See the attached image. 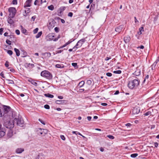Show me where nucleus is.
<instances>
[{
  "mask_svg": "<svg viewBox=\"0 0 159 159\" xmlns=\"http://www.w3.org/2000/svg\"><path fill=\"white\" fill-rule=\"evenodd\" d=\"M12 116V111L9 106L2 105L0 107V117H3L4 125L7 128L11 129L14 127L15 122L13 120H9Z\"/></svg>",
  "mask_w": 159,
  "mask_h": 159,
  "instance_id": "1",
  "label": "nucleus"
},
{
  "mask_svg": "<svg viewBox=\"0 0 159 159\" xmlns=\"http://www.w3.org/2000/svg\"><path fill=\"white\" fill-rule=\"evenodd\" d=\"M139 80L138 79H134L129 81L128 86L130 89H132L138 86L139 84Z\"/></svg>",
  "mask_w": 159,
  "mask_h": 159,
  "instance_id": "2",
  "label": "nucleus"
},
{
  "mask_svg": "<svg viewBox=\"0 0 159 159\" xmlns=\"http://www.w3.org/2000/svg\"><path fill=\"white\" fill-rule=\"evenodd\" d=\"M41 75L48 80H51L52 78V74L49 71L46 70L42 71Z\"/></svg>",
  "mask_w": 159,
  "mask_h": 159,
  "instance_id": "3",
  "label": "nucleus"
},
{
  "mask_svg": "<svg viewBox=\"0 0 159 159\" xmlns=\"http://www.w3.org/2000/svg\"><path fill=\"white\" fill-rule=\"evenodd\" d=\"M85 41L86 40L85 38L79 40L76 45L73 48V51H75L78 48L80 47Z\"/></svg>",
  "mask_w": 159,
  "mask_h": 159,
  "instance_id": "4",
  "label": "nucleus"
},
{
  "mask_svg": "<svg viewBox=\"0 0 159 159\" xmlns=\"http://www.w3.org/2000/svg\"><path fill=\"white\" fill-rule=\"evenodd\" d=\"M37 134L41 136H45L48 133V131L46 129L38 128L37 129Z\"/></svg>",
  "mask_w": 159,
  "mask_h": 159,
  "instance_id": "5",
  "label": "nucleus"
},
{
  "mask_svg": "<svg viewBox=\"0 0 159 159\" xmlns=\"http://www.w3.org/2000/svg\"><path fill=\"white\" fill-rule=\"evenodd\" d=\"M8 11L10 13L9 16V17H14L16 15V11L15 8L11 7L9 8Z\"/></svg>",
  "mask_w": 159,
  "mask_h": 159,
  "instance_id": "6",
  "label": "nucleus"
},
{
  "mask_svg": "<svg viewBox=\"0 0 159 159\" xmlns=\"http://www.w3.org/2000/svg\"><path fill=\"white\" fill-rule=\"evenodd\" d=\"M14 122L16 123L17 125L22 127L23 126L24 121L19 118H16L14 119Z\"/></svg>",
  "mask_w": 159,
  "mask_h": 159,
  "instance_id": "7",
  "label": "nucleus"
},
{
  "mask_svg": "<svg viewBox=\"0 0 159 159\" xmlns=\"http://www.w3.org/2000/svg\"><path fill=\"white\" fill-rule=\"evenodd\" d=\"M55 37V34L53 33L49 34L46 37L47 40L48 41L53 40Z\"/></svg>",
  "mask_w": 159,
  "mask_h": 159,
  "instance_id": "8",
  "label": "nucleus"
},
{
  "mask_svg": "<svg viewBox=\"0 0 159 159\" xmlns=\"http://www.w3.org/2000/svg\"><path fill=\"white\" fill-rule=\"evenodd\" d=\"M51 54L49 52L42 53L41 54L42 57L43 59H48L51 56Z\"/></svg>",
  "mask_w": 159,
  "mask_h": 159,
  "instance_id": "9",
  "label": "nucleus"
},
{
  "mask_svg": "<svg viewBox=\"0 0 159 159\" xmlns=\"http://www.w3.org/2000/svg\"><path fill=\"white\" fill-rule=\"evenodd\" d=\"M124 25H121L116 28L115 31L118 33H119L121 31Z\"/></svg>",
  "mask_w": 159,
  "mask_h": 159,
  "instance_id": "10",
  "label": "nucleus"
},
{
  "mask_svg": "<svg viewBox=\"0 0 159 159\" xmlns=\"http://www.w3.org/2000/svg\"><path fill=\"white\" fill-rule=\"evenodd\" d=\"M140 112V109L138 107H135L132 110V113L133 114L136 115L138 114Z\"/></svg>",
  "mask_w": 159,
  "mask_h": 159,
  "instance_id": "11",
  "label": "nucleus"
},
{
  "mask_svg": "<svg viewBox=\"0 0 159 159\" xmlns=\"http://www.w3.org/2000/svg\"><path fill=\"white\" fill-rule=\"evenodd\" d=\"M32 0H27L25 3L24 5V7L25 8L27 7H30L31 6V3L32 2Z\"/></svg>",
  "mask_w": 159,
  "mask_h": 159,
  "instance_id": "12",
  "label": "nucleus"
},
{
  "mask_svg": "<svg viewBox=\"0 0 159 159\" xmlns=\"http://www.w3.org/2000/svg\"><path fill=\"white\" fill-rule=\"evenodd\" d=\"M2 126L0 125V138L3 137L5 134L4 129L2 128Z\"/></svg>",
  "mask_w": 159,
  "mask_h": 159,
  "instance_id": "13",
  "label": "nucleus"
},
{
  "mask_svg": "<svg viewBox=\"0 0 159 159\" xmlns=\"http://www.w3.org/2000/svg\"><path fill=\"white\" fill-rule=\"evenodd\" d=\"M13 136V132L12 129H9L7 134V136L8 138H11Z\"/></svg>",
  "mask_w": 159,
  "mask_h": 159,
  "instance_id": "14",
  "label": "nucleus"
},
{
  "mask_svg": "<svg viewBox=\"0 0 159 159\" xmlns=\"http://www.w3.org/2000/svg\"><path fill=\"white\" fill-rule=\"evenodd\" d=\"M45 156L42 153H39L36 157L35 159H44Z\"/></svg>",
  "mask_w": 159,
  "mask_h": 159,
  "instance_id": "15",
  "label": "nucleus"
},
{
  "mask_svg": "<svg viewBox=\"0 0 159 159\" xmlns=\"http://www.w3.org/2000/svg\"><path fill=\"white\" fill-rule=\"evenodd\" d=\"M84 81H82L80 82L78 84L76 88L77 89H79L81 87H83L84 84Z\"/></svg>",
  "mask_w": 159,
  "mask_h": 159,
  "instance_id": "16",
  "label": "nucleus"
},
{
  "mask_svg": "<svg viewBox=\"0 0 159 159\" xmlns=\"http://www.w3.org/2000/svg\"><path fill=\"white\" fill-rule=\"evenodd\" d=\"M21 28V32L25 35L27 34V30L24 28L22 25L20 26Z\"/></svg>",
  "mask_w": 159,
  "mask_h": 159,
  "instance_id": "17",
  "label": "nucleus"
},
{
  "mask_svg": "<svg viewBox=\"0 0 159 159\" xmlns=\"http://www.w3.org/2000/svg\"><path fill=\"white\" fill-rule=\"evenodd\" d=\"M24 151V149L22 148H18L16 150V152L17 153H22Z\"/></svg>",
  "mask_w": 159,
  "mask_h": 159,
  "instance_id": "18",
  "label": "nucleus"
},
{
  "mask_svg": "<svg viewBox=\"0 0 159 159\" xmlns=\"http://www.w3.org/2000/svg\"><path fill=\"white\" fill-rule=\"evenodd\" d=\"M134 75L136 76H139L140 74V70L139 69H137L134 73L133 74Z\"/></svg>",
  "mask_w": 159,
  "mask_h": 159,
  "instance_id": "19",
  "label": "nucleus"
},
{
  "mask_svg": "<svg viewBox=\"0 0 159 159\" xmlns=\"http://www.w3.org/2000/svg\"><path fill=\"white\" fill-rule=\"evenodd\" d=\"M14 50L16 53V55L17 57L20 56V52L19 50L16 48H14Z\"/></svg>",
  "mask_w": 159,
  "mask_h": 159,
  "instance_id": "20",
  "label": "nucleus"
},
{
  "mask_svg": "<svg viewBox=\"0 0 159 159\" xmlns=\"http://www.w3.org/2000/svg\"><path fill=\"white\" fill-rule=\"evenodd\" d=\"M25 67H28L29 66H30L31 67V68H33L34 66V65L33 64H31L30 63H25Z\"/></svg>",
  "mask_w": 159,
  "mask_h": 159,
  "instance_id": "21",
  "label": "nucleus"
},
{
  "mask_svg": "<svg viewBox=\"0 0 159 159\" xmlns=\"http://www.w3.org/2000/svg\"><path fill=\"white\" fill-rule=\"evenodd\" d=\"M22 52L21 54L22 55V57H25L27 55V53L24 50H21Z\"/></svg>",
  "mask_w": 159,
  "mask_h": 159,
  "instance_id": "22",
  "label": "nucleus"
},
{
  "mask_svg": "<svg viewBox=\"0 0 159 159\" xmlns=\"http://www.w3.org/2000/svg\"><path fill=\"white\" fill-rule=\"evenodd\" d=\"M65 101L64 100H57L55 102L57 104H61L64 103Z\"/></svg>",
  "mask_w": 159,
  "mask_h": 159,
  "instance_id": "23",
  "label": "nucleus"
},
{
  "mask_svg": "<svg viewBox=\"0 0 159 159\" xmlns=\"http://www.w3.org/2000/svg\"><path fill=\"white\" fill-rule=\"evenodd\" d=\"M66 8L65 7H61L59 9V11L60 14H61L64 11Z\"/></svg>",
  "mask_w": 159,
  "mask_h": 159,
  "instance_id": "24",
  "label": "nucleus"
},
{
  "mask_svg": "<svg viewBox=\"0 0 159 159\" xmlns=\"http://www.w3.org/2000/svg\"><path fill=\"white\" fill-rule=\"evenodd\" d=\"M55 66L57 68H63L64 67V66L62 64H57Z\"/></svg>",
  "mask_w": 159,
  "mask_h": 159,
  "instance_id": "25",
  "label": "nucleus"
},
{
  "mask_svg": "<svg viewBox=\"0 0 159 159\" xmlns=\"http://www.w3.org/2000/svg\"><path fill=\"white\" fill-rule=\"evenodd\" d=\"M7 21L9 24L11 25L14 23V21L11 18H10L9 17L7 19Z\"/></svg>",
  "mask_w": 159,
  "mask_h": 159,
  "instance_id": "26",
  "label": "nucleus"
},
{
  "mask_svg": "<svg viewBox=\"0 0 159 159\" xmlns=\"http://www.w3.org/2000/svg\"><path fill=\"white\" fill-rule=\"evenodd\" d=\"M139 31L138 32V34L139 35H140L142 34V31H144V28L143 27H142L139 29Z\"/></svg>",
  "mask_w": 159,
  "mask_h": 159,
  "instance_id": "27",
  "label": "nucleus"
},
{
  "mask_svg": "<svg viewBox=\"0 0 159 159\" xmlns=\"http://www.w3.org/2000/svg\"><path fill=\"white\" fill-rule=\"evenodd\" d=\"M44 95L46 97H48L50 98H53L54 97L53 95L50 94L49 93L44 94Z\"/></svg>",
  "mask_w": 159,
  "mask_h": 159,
  "instance_id": "28",
  "label": "nucleus"
},
{
  "mask_svg": "<svg viewBox=\"0 0 159 159\" xmlns=\"http://www.w3.org/2000/svg\"><path fill=\"white\" fill-rule=\"evenodd\" d=\"M34 4L35 5H38L39 6L41 5L40 0H35L34 2Z\"/></svg>",
  "mask_w": 159,
  "mask_h": 159,
  "instance_id": "29",
  "label": "nucleus"
},
{
  "mask_svg": "<svg viewBox=\"0 0 159 159\" xmlns=\"http://www.w3.org/2000/svg\"><path fill=\"white\" fill-rule=\"evenodd\" d=\"M124 41L126 43H128L129 41V38L125 37L124 38Z\"/></svg>",
  "mask_w": 159,
  "mask_h": 159,
  "instance_id": "30",
  "label": "nucleus"
},
{
  "mask_svg": "<svg viewBox=\"0 0 159 159\" xmlns=\"http://www.w3.org/2000/svg\"><path fill=\"white\" fill-rule=\"evenodd\" d=\"M74 39H73L72 41H71L69 40L68 42H67V43H66L64 45H63V47H65L67 45L70 43L72 41H74Z\"/></svg>",
  "mask_w": 159,
  "mask_h": 159,
  "instance_id": "31",
  "label": "nucleus"
},
{
  "mask_svg": "<svg viewBox=\"0 0 159 159\" xmlns=\"http://www.w3.org/2000/svg\"><path fill=\"white\" fill-rule=\"evenodd\" d=\"M48 8L49 10L52 11L54 9V7L52 5H51L48 7Z\"/></svg>",
  "mask_w": 159,
  "mask_h": 159,
  "instance_id": "32",
  "label": "nucleus"
},
{
  "mask_svg": "<svg viewBox=\"0 0 159 159\" xmlns=\"http://www.w3.org/2000/svg\"><path fill=\"white\" fill-rule=\"evenodd\" d=\"M42 32L41 31H40L39 32L38 34L36 35V38H39V37H40L41 36V35L42 34Z\"/></svg>",
  "mask_w": 159,
  "mask_h": 159,
  "instance_id": "33",
  "label": "nucleus"
},
{
  "mask_svg": "<svg viewBox=\"0 0 159 159\" xmlns=\"http://www.w3.org/2000/svg\"><path fill=\"white\" fill-rule=\"evenodd\" d=\"M5 50H6V51L7 52V53L8 54H9L10 56H11V55L12 54L13 52H12V51L11 50H7L5 49Z\"/></svg>",
  "mask_w": 159,
  "mask_h": 159,
  "instance_id": "34",
  "label": "nucleus"
},
{
  "mask_svg": "<svg viewBox=\"0 0 159 159\" xmlns=\"http://www.w3.org/2000/svg\"><path fill=\"white\" fill-rule=\"evenodd\" d=\"M107 137L109 139H113L115 138L113 136H112V135H107Z\"/></svg>",
  "mask_w": 159,
  "mask_h": 159,
  "instance_id": "35",
  "label": "nucleus"
},
{
  "mask_svg": "<svg viewBox=\"0 0 159 159\" xmlns=\"http://www.w3.org/2000/svg\"><path fill=\"white\" fill-rule=\"evenodd\" d=\"M138 156L137 153H134L131 155L130 156L131 157L135 158Z\"/></svg>",
  "mask_w": 159,
  "mask_h": 159,
  "instance_id": "36",
  "label": "nucleus"
},
{
  "mask_svg": "<svg viewBox=\"0 0 159 159\" xmlns=\"http://www.w3.org/2000/svg\"><path fill=\"white\" fill-rule=\"evenodd\" d=\"M51 24V22H50L48 25V27L49 29H52L54 26V25H52Z\"/></svg>",
  "mask_w": 159,
  "mask_h": 159,
  "instance_id": "37",
  "label": "nucleus"
},
{
  "mask_svg": "<svg viewBox=\"0 0 159 159\" xmlns=\"http://www.w3.org/2000/svg\"><path fill=\"white\" fill-rule=\"evenodd\" d=\"M113 73L115 74H120L121 73V71L120 70H117L114 71Z\"/></svg>",
  "mask_w": 159,
  "mask_h": 159,
  "instance_id": "38",
  "label": "nucleus"
},
{
  "mask_svg": "<svg viewBox=\"0 0 159 159\" xmlns=\"http://www.w3.org/2000/svg\"><path fill=\"white\" fill-rule=\"evenodd\" d=\"M39 120L44 125H45V121L43 120L42 119H39Z\"/></svg>",
  "mask_w": 159,
  "mask_h": 159,
  "instance_id": "39",
  "label": "nucleus"
},
{
  "mask_svg": "<svg viewBox=\"0 0 159 159\" xmlns=\"http://www.w3.org/2000/svg\"><path fill=\"white\" fill-rule=\"evenodd\" d=\"M151 112L150 111H148L144 114V115L145 116H148L151 114Z\"/></svg>",
  "mask_w": 159,
  "mask_h": 159,
  "instance_id": "40",
  "label": "nucleus"
},
{
  "mask_svg": "<svg viewBox=\"0 0 159 159\" xmlns=\"http://www.w3.org/2000/svg\"><path fill=\"white\" fill-rule=\"evenodd\" d=\"M44 107L47 109H50V106L49 105L46 104L44 106Z\"/></svg>",
  "mask_w": 159,
  "mask_h": 159,
  "instance_id": "41",
  "label": "nucleus"
},
{
  "mask_svg": "<svg viewBox=\"0 0 159 159\" xmlns=\"http://www.w3.org/2000/svg\"><path fill=\"white\" fill-rule=\"evenodd\" d=\"M72 133L74 134H75L76 135H80V133L78 131H72Z\"/></svg>",
  "mask_w": 159,
  "mask_h": 159,
  "instance_id": "42",
  "label": "nucleus"
},
{
  "mask_svg": "<svg viewBox=\"0 0 159 159\" xmlns=\"http://www.w3.org/2000/svg\"><path fill=\"white\" fill-rule=\"evenodd\" d=\"M92 83V81L91 80H88L87 81V84L89 85H90Z\"/></svg>",
  "mask_w": 159,
  "mask_h": 159,
  "instance_id": "43",
  "label": "nucleus"
},
{
  "mask_svg": "<svg viewBox=\"0 0 159 159\" xmlns=\"http://www.w3.org/2000/svg\"><path fill=\"white\" fill-rule=\"evenodd\" d=\"M6 43L10 45L11 44V42L8 39L6 40Z\"/></svg>",
  "mask_w": 159,
  "mask_h": 159,
  "instance_id": "44",
  "label": "nucleus"
},
{
  "mask_svg": "<svg viewBox=\"0 0 159 159\" xmlns=\"http://www.w3.org/2000/svg\"><path fill=\"white\" fill-rule=\"evenodd\" d=\"M39 29L38 28H36L33 31V33L34 34H36V33L38 31Z\"/></svg>",
  "mask_w": 159,
  "mask_h": 159,
  "instance_id": "45",
  "label": "nucleus"
},
{
  "mask_svg": "<svg viewBox=\"0 0 159 159\" xmlns=\"http://www.w3.org/2000/svg\"><path fill=\"white\" fill-rule=\"evenodd\" d=\"M9 62L8 61H6L5 63V66L6 67H8L9 66Z\"/></svg>",
  "mask_w": 159,
  "mask_h": 159,
  "instance_id": "46",
  "label": "nucleus"
},
{
  "mask_svg": "<svg viewBox=\"0 0 159 159\" xmlns=\"http://www.w3.org/2000/svg\"><path fill=\"white\" fill-rule=\"evenodd\" d=\"M54 30L57 33L59 31V29L58 27H56L54 29Z\"/></svg>",
  "mask_w": 159,
  "mask_h": 159,
  "instance_id": "47",
  "label": "nucleus"
},
{
  "mask_svg": "<svg viewBox=\"0 0 159 159\" xmlns=\"http://www.w3.org/2000/svg\"><path fill=\"white\" fill-rule=\"evenodd\" d=\"M73 14L72 12H70L68 13V16H69L70 17H72L73 16Z\"/></svg>",
  "mask_w": 159,
  "mask_h": 159,
  "instance_id": "48",
  "label": "nucleus"
},
{
  "mask_svg": "<svg viewBox=\"0 0 159 159\" xmlns=\"http://www.w3.org/2000/svg\"><path fill=\"white\" fill-rule=\"evenodd\" d=\"M13 4L14 5H16L17 4V0H13L12 2Z\"/></svg>",
  "mask_w": 159,
  "mask_h": 159,
  "instance_id": "49",
  "label": "nucleus"
},
{
  "mask_svg": "<svg viewBox=\"0 0 159 159\" xmlns=\"http://www.w3.org/2000/svg\"><path fill=\"white\" fill-rule=\"evenodd\" d=\"M84 89H79L77 91L79 92L80 93H82L84 91Z\"/></svg>",
  "mask_w": 159,
  "mask_h": 159,
  "instance_id": "50",
  "label": "nucleus"
},
{
  "mask_svg": "<svg viewBox=\"0 0 159 159\" xmlns=\"http://www.w3.org/2000/svg\"><path fill=\"white\" fill-rule=\"evenodd\" d=\"M72 65L75 67H77V63H72Z\"/></svg>",
  "mask_w": 159,
  "mask_h": 159,
  "instance_id": "51",
  "label": "nucleus"
},
{
  "mask_svg": "<svg viewBox=\"0 0 159 159\" xmlns=\"http://www.w3.org/2000/svg\"><path fill=\"white\" fill-rule=\"evenodd\" d=\"M60 137L61 139L63 140H65L66 139L65 136L63 135H61L60 136Z\"/></svg>",
  "mask_w": 159,
  "mask_h": 159,
  "instance_id": "52",
  "label": "nucleus"
},
{
  "mask_svg": "<svg viewBox=\"0 0 159 159\" xmlns=\"http://www.w3.org/2000/svg\"><path fill=\"white\" fill-rule=\"evenodd\" d=\"M112 74L111 73L108 72L106 73V75L109 77H110L112 76Z\"/></svg>",
  "mask_w": 159,
  "mask_h": 159,
  "instance_id": "53",
  "label": "nucleus"
},
{
  "mask_svg": "<svg viewBox=\"0 0 159 159\" xmlns=\"http://www.w3.org/2000/svg\"><path fill=\"white\" fill-rule=\"evenodd\" d=\"M15 32L16 34L18 35L20 34V31L18 30H16Z\"/></svg>",
  "mask_w": 159,
  "mask_h": 159,
  "instance_id": "54",
  "label": "nucleus"
},
{
  "mask_svg": "<svg viewBox=\"0 0 159 159\" xmlns=\"http://www.w3.org/2000/svg\"><path fill=\"white\" fill-rule=\"evenodd\" d=\"M27 10H25V12H27V13H29L30 12V8H27Z\"/></svg>",
  "mask_w": 159,
  "mask_h": 159,
  "instance_id": "55",
  "label": "nucleus"
},
{
  "mask_svg": "<svg viewBox=\"0 0 159 159\" xmlns=\"http://www.w3.org/2000/svg\"><path fill=\"white\" fill-rule=\"evenodd\" d=\"M149 76L148 75H147L145 77V79H144V80H143V83H144L145 82V80H146V79H148L149 78Z\"/></svg>",
  "mask_w": 159,
  "mask_h": 159,
  "instance_id": "56",
  "label": "nucleus"
},
{
  "mask_svg": "<svg viewBox=\"0 0 159 159\" xmlns=\"http://www.w3.org/2000/svg\"><path fill=\"white\" fill-rule=\"evenodd\" d=\"M60 35H59L58 37L57 38H56L53 40V41H57L58 39L60 38Z\"/></svg>",
  "mask_w": 159,
  "mask_h": 159,
  "instance_id": "57",
  "label": "nucleus"
},
{
  "mask_svg": "<svg viewBox=\"0 0 159 159\" xmlns=\"http://www.w3.org/2000/svg\"><path fill=\"white\" fill-rule=\"evenodd\" d=\"M3 31V28H1L0 29V34L2 35V32Z\"/></svg>",
  "mask_w": 159,
  "mask_h": 159,
  "instance_id": "58",
  "label": "nucleus"
},
{
  "mask_svg": "<svg viewBox=\"0 0 159 159\" xmlns=\"http://www.w3.org/2000/svg\"><path fill=\"white\" fill-rule=\"evenodd\" d=\"M0 75L3 78H5V76H4V74L3 72H2L0 74Z\"/></svg>",
  "mask_w": 159,
  "mask_h": 159,
  "instance_id": "59",
  "label": "nucleus"
},
{
  "mask_svg": "<svg viewBox=\"0 0 159 159\" xmlns=\"http://www.w3.org/2000/svg\"><path fill=\"white\" fill-rule=\"evenodd\" d=\"M111 59V58L110 57H107L105 58V60L106 61H107Z\"/></svg>",
  "mask_w": 159,
  "mask_h": 159,
  "instance_id": "60",
  "label": "nucleus"
},
{
  "mask_svg": "<svg viewBox=\"0 0 159 159\" xmlns=\"http://www.w3.org/2000/svg\"><path fill=\"white\" fill-rule=\"evenodd\" d=\"M154 146L155 147L157 148L158 147V143L157 142H155L154 143Z\"/></svg>",
  "mask_w": 159,
  "mask_h": 159,
  "instance_id": "61",
  "label": "nucleus"
},
{
  "mask_svg": "<svg viewBox=\"0 0 159 159\" xmlns=\"http://www.w3.org/2000/svg\"><path fill=\"white\" fill-rule=\"evenodd\" d=\"M138 48H140V49H143L144 48V47L143 45H141L138 47Z\"/></svg>",
  "mask_w": 159,
  "mask_h": 159,
  "instance_id": "62",
  "label": "nucleus"
},
{
  "mask_svg": "<svg viewBox=\"0 0 159 159\" xmlns=\"http://www.w3.org/2000/svg\"><path fill=\"white\" fill-rule=\"evenodd\" d=\"M101 105L103 106H106L107 105V104L105 103H101Z\"/></svg>",
  "mask_w": 159,
  "mask_h": 159,
  "instance_id": "63",
  "label": "nucleus"
},
{
  "mask_svg": "<svg viewBox=\"0 0 159 159\" xmlns=\"http://www.w3.org/2000/svg\"><path fill=\"white\" fill-rule=\"evenodd\" d=\"M58 98L60 99H62L63 98V97L61 96H58Z\"/></svg>",
  "mask_w": 159,
  "mask_h": 159,
  "instance_id": "64",
  "label": "nucleus"
}]
</instances>
